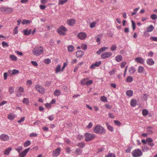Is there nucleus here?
Returning a JSON list of instances; mask_svg holds the SVG:
<instances>
[{
  "instance_id": "1",
  "label": "nucleus",
  "mask_w": 157,
  "mask_h": 157,
  "mask_svg": "<svg viewBox=\"0 0 157 157\" xmlns=\"http://www.w3.org/2000/svg\"><path fill=\"white\" fill-rule=\"evenodd\" d=\"M94 132L97 134H104L106 133L105 129L100 125H97L94 129Z\"/></svg>"
},
{
  "instance_id": "2",
  "label": "nucleus",
  "mask_w": 157,
  "mask_h": 157,
  "mask_svg": "<svg viewBox=\"0 0 157 157\" xmlns=\"http://www.w3.org/2000/svg\"><path fill=\"white\" fill-rule=\"evenodd\" d=\"M43 48L41 47H36L33 50V54L35 56H39L42 54Z\"/></svg>"
},
{
  "instance_id": "3",
  "label": "nucleus",
  "mask_w": 157,
  "mask_h": 157,
  "mask_svg": "<svg viewBox=\"0 0 157 157\" xmlns=\"http://www.w3.org/2000/svg\"><path fill=\"white\" fill-rule=\"evenodd\" d=\"M85 140L86 142H89L94 138L95 137V134L86 133L85 135Z\"/></svg>"
},
{
  "instance_id": "4",
  "label": "nucleus",
  "mask_w": 157,
  "mask_h": 157,
  "mask_svg": "<svg viewBox=\"0 0 157 157\" xmlns=\"http://www.w3.org/2000/svg\"><path fill=\"white\" fill-rule=\"evenodd\" d=\"M132 155L133 157H138L142 155V153L140 149H136L132 151Z\"/></svg>"
},
{
  "instance_id": "5",
  "label": "nucleus",
  "mask_w": 157,
  "mask_h": 157,
  "mask_svg": "<svg viewBox=\"0 0 157 157\" xmlns=\"http://www.w3.org/2000/svg\"><path fill=\"white\" fill-rule=\"evenodd\" d=\"M63 31L66 32L67 29L63 25H61L59 27V28L57 29V32L60 35H66V33H62L60 31Z\"/></svg>"
},
{
  "instance_id": "6",
  "label": "nucleus",
  "mask_w": 157,
  "mask_h": 157,
  "mask_svg": "<svg viewBox=\"0 0 157 157\" xmlns=\"http://www.w3.org/2000/svg\"><path fill=\"white\" fill-rule=\"evenodd\" d=\"M112 53L110 52H106L102 53L101 55V57L103 59H105L110 57L112 55Z\"/></svg>"
},
{
  "instance_id": "7",
  "label": "nucleus",
  "mask_w": 157,
  "mask_h": 157,
  "mask_svg": "<svg viewBox=\"0 0 157 157\" xmlns=\"http://www.w3.org/2000/svg\"><path fill=\"white\" fill-rule=\"evenodd\" d=\"M0 139L4 141H8L10 139V137L6 134H2L0 136Z\"/></svg>"
},
{
  "instance_id": "8",
  "label": "nucleus",
  "mask_w": 157,
  "mask_h": 157,
  "mask_svg": "<svg viewBox=\"0 0 157 157\" xmlns=\"http://www.w3.org/2000/svg\"><path fill=\"white\" fill-rule=\"evenodd\" d=\"M16 90L17 92L16 95L18 97H20L21 95V93L23 92L24 91L23 88L21 87L17 88L16 89Z\"/></svg>"
},
{
  "instance_id": "9",
  "label": "nucleus",
  "mask_w": 157,
  "mask_h": 157,
  "mask_svg": "<svg viewBox=\"0 0 157 157\" xmlns=\"http://www.w3.org/2000/svg\"><path fill=\"white\" fill-rule=\"evenodd\" d=\"M78 37L81 40H84L87 37V35L84 32H80L78 34Z\"/></svg>"
},
{
  "instance_id": "10",
  "label": "nucleus",
  "mask_w": 157,
  "mask_h": 157,
  "mask_svg": "<svg viewBox=\"0 0 157 157\" xmlns=\"http://www.w3.org/2000/svg\"><path fill=\"white\" fill-rule=\"evenodd\" d=\"M36 89L40 93H43L44 91V89L40 85H36L35 86Z\"/></svg>"
},
{
  "instance_id": "11",
  "label": "nucleus",
  "mask_w": 157,
  "mask_h": 157,
  "mask_svg": "<svg viewBox=\"0 0 157 157\" xmlns=\"http://www.w3.org/2000/svg\"><path fill=\"white\" fill-rule=\"evenodd\" d=\"M61 149L60 147H58L56 149L53 151L52 156L54 157H57L60 154Z\"/></svg>"
},
{
  "instance_id": "12",
  "label": "nucleus",
  "mask_w": 157,
  "mask_h": 157,
  "mask_svg": "<svg viewBox=\"0 0 157 157\" xmlns=\"http://www.w3.org/2000/svg\"><path fill=\"white\" fill-rule=\"evenodd\" d=\"M30 148H29L25 149L24 151H22L21 152H19V157H25L26 154L28 152Z\"/></svg>"
},
{
  "instance_id": "13",
  "label": "nucleus",
  "mask_w": 157,
  "mask_h": 157,
  "mask_svg": "<svg viewBox=\"0 0 157 157\" xmlns=\"http://www.w3.org/2000/svg\"><path fill=\"white\" fill-rule=\"evenodd\" d=\"M135 61L138 63L143 64L144 62V59L140 57H138L135 59Z\"/></svg>"
},
{
  "instance_id": "14",
  "label": "nucleus",
  "mask_w": 157,
  "mask_h": 157,
  "mask_svg": "<svg viewBox=\"0 0 157 157\" xmlns=\"http://www.w3.org/2000/svg\"><path fill=\"white\" fill-rule=\"evenodd\" d=\"M84 54V52L81 50L77 51L76 52V56L77 58L82 57Z\"/></svg>"
},
{
  "instance_id": "15",
  "label": "nucleus",
  "mask_w": 157,
  "mask_h": 157,
  "mask_svg": "<svg viewBox=\"0 0 157 157\" xmlns=\"http://www.w3.org/2000/svg\"><path fill=\"white\" fill-rule=\"evenodd\" d=\"M68 25L70 26L73 25L75 23V20L74 19L68 20L67 21Z\"/></svg>"
},
{
  "instance_id": "16",
  "label": "nucleus",
  "mask_w": 157,
  "mask_h": 157,
  "mask_svg": "<svg viewBox=\"0 0 157 157\" xmlns=\"http://www.w3.org/2000/svg\"><path fill=\"white\" fill-rule=\"evenodd\" d=\"M147 63L150 65L152 66L154 64V62L152 58H149L146 61Z\"/></svg>"
},
{
  "instance_id": "17",
  "label": "nucleus",
  "mask_w": 157,
  "mask_h": 157,
  "mask_svg": "<svg viewBox=\"0 0 157 157\" xmlns=\"http://www.w3.org/2000/svg\"><path fill=\"white\" fill-rule=\"evenodd\" d=\"M154 29V27L152 25H151L147 27L146 29V32L149 33L152 32Z\"/></svg>"
},
{
  "instance_id": "18",
  "label": "nucleus",
  "mask_w": 157,
  "mask_h": 157,
  "mask_svg": "<svg viewBox=\"0 0 157 157\" xmlns=\"http://www.w3.org/2000/svg\"><path fill=\"white\" fill-rule=\"evenodd\" d=\"M108 47H102L99 49V50L97 52V53L98 54H99L101 52L105 51L106 49H108Z\"/></svg>"
},
{
  "instance_id": "19",
  "label": "nucleus",
  "mask_w": 157,
  "mask_h": 157,
  "mask_svg": "<svg viewBox=\"0 0 157 157\" xmlns=\"http://www.w3.org/2000/svg\"><path fill=\"white\" fill-rule=\"evenodd\" d=\"M136 71V69L133 67H130L128 69V71L130 74H133Z\"/></svg>"
},
{
  "instance_id": "20",
  "label": "nucleus",
  "mask_w": 157,
  "mask_h": 157,
  "mask_svg": "<svg viewBox=\"0 0 157 157\" xmlns=\"http://www.w3.org/2000/svg\"><path fill=\"white\" fill-rule=\"evenodd\" d=\"M115 59L117 62H119L122 60L123 57L122 56L119 55L116 56Z\"/></svg>"
},
{
  "instance_id": "21",
  "label": "nucleus",
  "mask_w": 157,
  "mask_h": 157,
  "mask_svg": "<svg viewBox=\"0 0 157 157\" xmlns=\"http://www.w3.org/2000/svg\"><path fill=\"white\" fill-rule=\"evenodd\" d=\"M75 47L73 45H69L67 47V50L69 52H72L74 51Z\"/></svg>"
},
{
  "instance_id": "22",
  "label": "nucleus",
  "mask_w": 157,
  "mask_h": 157,
  "mask_svg": "<svg viewBox=\"0 0 157 157\" xmlns=\"http://www.w3.org/2000/svg\"><path fill=\"white\" fill-rule=\"evenodd\" d=\"M145 69L143 67L140 66L138 67V71L139 73H143Z\"/></svg>"
},
{
  "instance_id": "23",
  "label": "nucleus",
  "mask_w": 157,
  "mask_h": 157,
  "mask_svg": "<svg viewBox=\"0 0 157 157\" xmlns=\"http://www.w3.org/2000/svg\"><path fill=\"white\" fill-rule=\"evenodd\" d=\"M12 150L11 147H9L5 149L4 154L5 155H8L9 154Z\"/></svg>"
},
{
  "instance_id": "24",
  "label": "nucleus",
  "mask_w": 157,
  "mask_h": 157,
  "mask_svg": "<svg viewBox=\"0 0 157 157\" xmlns=\"http://www.w3.org/2000/svg\"><path fill=\"white\" fill-rule=\"evenodd\" d=\"M15 116L13 113H10L9 114L8 117V119L12 121L15 117Z\"/></svg>"
},
{
  "instance_id": "25",
  "label": "nucleus",
  "mask_w": 157,
  "mask_h": 157,
  "mask_svg": "<svg viewBox=\"0 0 157 157\" xmlns=\"http://www.w3.org/2000/svg\"><path fill=\"white\" fill-rule=\"evenodd\" d=\"M77 146L80 148H83L85 146V144L84 142H81L78 143Z\"/></svg>"
},
{
  "instance_id": "26",
  "label": "nucleus",
  "mask_w": 157,
  "mask_h": 157,
  "mask_svg": "<svg viewBox=\"0 0 157 157\" xmlns=\"http://www.w3.org/2000/svg\"><path fill=\"white\" fill-rule=\"evenodd\" d=\"M13 11V9L12 8L6 7V12L7 13H10Z\"/></svg>"
},
{
  "instance_id": "27",
  "label": "nucleus",
  "mask_w": 157,
  "mask_h": 157,
  "mask_svg": "<svg viewBox=\"0 0 157 157\" xmlns=\"http://www.w3.org/2000/svg\"><path fill=\"white\" fill-rule=\"evenodd\" d=\"M31 32V29L28 30L27 29H25L23 30V32L24 34L25 35H29L30 34Z\"/></svg>"
},
{
  "instance_id": "28",
  "label": "nucleus",
  "mask_w": 157,
  "mask_h": 157,
  "mask_svg": "<svg viewBox=\"0 0 157 157\" xmlns=\"http://www.w3.org/2000/svg\"><path fill=\"white\" fill-rule=\"evenodd\" d=\"M133 94V92L131 90H127L126 92V95L129 97H131Z\"/></svg>"
},
{
  "instance_id": "29",
  "label": "nucleus",
  "mask_w": 157,
  "mask_h": 157,
  "mask_svg": "<svg viewBox=\"0 0 157 157\" xmlns=\"http://www.w3.org/2000/svg\"><path fill=\"white\" fill-rule=\"evenodd\" d=\"M106 124L107 128L111 132H113V128L111 125L109 124L108 123H106Z\"/></svg>"
},
{
  "instance_id": "30",
  "label": "nucleus",
  "mask_w": 157,
  "mask_h": 157,
  "mask_svg": "<svg viewBox=\"0 0 157 157\" xmlns=\"http://www.w3.org/2000/svg\"><path fill=\"white\" fill-rule=\"evenodd\" d=\"M136 101L135 99H132L131 101V105L132 106L135 107L136 105Z\"/></svg>"
},
{
  "instance_id": "31",
  "label": "nucleus",
  "mask_w": 157,
  "mask_h": 157,
  "mask_svg": "<svg viewBox=\"0 0 157 157\" xmlns=\"http://www.w3.org/2000/svg\"><path fill=\"white\" fill-rule=\"evenodd\" d=\"M30 21L27 20H23L22 21L23 25L28 24L30 23Z\"/></svg>"
},
{
  "instance_id": "32",
  "label": "nucleus",
  "mask_w": 157,
  "mask_h": 157,
  "mask_svg": "<svg viewBox=\"0 0 157 157\" xmlns=\"http://www.w3.org/2000/svg\"><path fill=\"white\" fill-rule=\"evenodd\" d=\"M10 58L12 61H15L17 60V58L14 55H11L10 56Z\"/></svg>"
},
{
  "instance_id": "33",
  "label": "nucleus",
  "mask_w": 157,
  "mask_h": 157,
  "mask_svg": "<svg viewBox=\"0 0 157 157\" xmlns=\"http://www.w3.org/2000/svg\"><path fill=\"white\" fill-rule=\"evenodd\" d=\"M67 0H59V5H63L67 2Z\"/></svg>"
},
{
  "instance_id": "34",
  "label": "nucleus",
  "mask_w": 157,
  "mask_h": 157,
  "mask_svg": "<svg viewBox=\"0 0 157 157\" xmlns=\"http://www.w3.org/2000/svg\"><path fill=\"white\" fill-rule=\"evenodd\" d=\"M88 78H86L85 79H82L81 81V84L82 85H86V82L87 81V80L88 79Z\"/></svg>"
},
{
  "instance_id": "35",
  "label": "nucleus",
  "mask_w": 157,
  "mask_h": 157,
  "mask_svg": "<svg viewBox=\"0 0 157 157\" xmlns=\"http://www.w3.org/2000/svg\"><path fill=\"white\" fill-rule=\"evenodd\" d=\"M61 94L60 91L58 90H56L54 92V94L55 96H58Z\"/></svg>"
},
{
  "instance_id": "36",
  "label": "nucleus",
  "mask_w": 157,
  "mask_h": 157,
  "mask_svg": "<svg viewBox=\"0 0 157 157\" xmlns=\"http://www.w3.org/2000/svg\"><path fill=\"white\" fill-rule=\"evenodd\" d=\"M31 142L29 140H28L26 141L24 144V146L25 147H27L29 146L31 144Z\"/></svg>"
},
{
  "instance_id": "37",
  "label": "nucleus",
  "mask_w": 157,
  "mask_h": 157,
  "mask_svg": "<svg viewBox=\"0 0 157 157\" xmlns=\"http://www.w3.org/2000/svg\"><path fill=\"white\" fill-rule=\"evenodd\" d=\"M117 48V46L113 44L110 47V50L112 51H113L116 50Z\"/></svg>"
},
{
  "instance_id": "38",
  "label": "nucleus",
  "mask_w": 157,
  "mask_h": 157,
  "mask_svg": "<svg viewBox=\"0 0 157 157\" xmlns=\"http://www.w3.org/2000/svg\"><path fill=\"white\" fill-rule=\"evenodd\" d=\"M133 80V78L130 76H128L127 77L126 81L128 82H131Z\"/></svg>"
},
{
  "instance_id": "39",
  "label": "nucleus",
  "mask_w": 157,
  "mask_h": 157,
  "mask_svg": "<svg viewBox=\"0 0 157 157\" xmlns=\"http://www.w3.org/2000/svg\"><path fill=\"white\" fill-rule=\"evenodd\" d=\"M19 73V70L14 69L12 70V74H11V75L17 74Z\"/></svg>"
},
{
  "instance_id": "40",
  "label": "nucleus",
  "mask_w": 157,
  "mask_h": 157,
  "mask_svg": "<svg viewBox=\"0 0 157 157\" xmlns=\"http://www.w3.org/2000/svg\"><path fill=\"white\" fill-rule=\"evenodd\" d=\"M61 65H58L56 68V73H58L59 71H61Z\"/></svg>"
},
{
  "instance_id": "41",
  "label": "nucleus",
  "mask_w": 157,
  "mask_h": 157,
  "mask_svg": "<svg viewBox=\"0 0 157 157\" xmlns=\"http://www.w3.org/2000/svg\"><path fill=\"white\" fill-rule=\"evenodd\" d=\"M149 149L148 147L146 145L142 147V151L144 152L147 151Z\"/></svg>"
},
{
  "instance_id": "42",
  "label": "nucleus",
  "mask_w": 157,
  "mask_h": 157,
  "mask_svg": "<svg viewBox=\"0 0 157 157\" xmlns=\"http://www.w3.org/2000/svg\"><path fill=\"white\" fill-rule=\"evenodd\" d=\"M9 90L10 92V94H12L14 92V88L13 87H10L9 88Z\"/></svg>"
},
{
  "instance_id": "43",
  "label": "nucleus",
  "mask_w": 157,
  "mask_h": 157,
  "mask_svg": "<svg viewBox=\"0 0 157 157\" xmlns=\"http://www.w3.org/2000/svg\"><path fill=\"white\" fill-rule=\"evenodd\" d=\"M23 102L25 104H28L29 103V100L28 98H24L23 100Z\"/></svg>"
},
{
  "instance_id": "44",
  "label": "nucleus",
  "mask_w": 157,
  "mask_h": 157,
  "mask_svg": "<svg viewBox=\"0 0 157 157\" xmlns=\"http://www.w3.org/2000/svg\"><path fill=\"white\" fill-rule=\"evenodd\" d=\"M81 48L83 50H85L87 49V46L84 44H82L81 46Z\"/></svg>"
},
{
  "instance_id": "45",
  "label": "nucleus",
  "mask_w": 157,
  "mask_h": 157,
  "mask_svg": "<svg viewBox=\"0 0 157 157\" xmlns=\"http://www.w3.org/2000/svg\"><path fill=\"white\" fill-rule=\"evenodd\" d=\"M23 148L22 146H19L15 148V150L17 151L19 153L22 150Z\"/></svg>"
},
{
  "instance_id": "46",
  "label": "nucleus",
  "mask_w": 157,
  "mask_h": 157,
  "mask_svg": "<svg viewBox=\"0 0 157 157\" xmlns=\"http://www.w3.org/2000/svg\"><path fill=\"white\" fill-rule=\"evenodd\" d=\"M142 113L144 116H146L148 114V111L146 109H144L142 110Z\"/></svg>"
},
{
  "instance_id": "47",
  "label": "nucleus",
  "mask_w": 157,
  "mask_h": 157,
  "mask_svg": "<svg viewBox=\"0 0 157 157\" xmlns=\"http://www.w3.org/2000/svg\"><path fill=\"white\" fill-rule=\"evenodd\" d=\"M82 151L80 149V148H77L76 149L75 153L78 155H80L82 153Z\"/></svg>"
},
{
  "instance_id": "48",
  "label": "nucleus",
  "mask_w": 157,
  "mask_h": 157,
  "mask_svg": "<svg viewBox=\"0 0 157 157\" xmlns=\"http://www.w3.org/2000/svg\"><path fill=\"white\" fill-rule=\"evenodd\" d=\"M100 100L101 101L105 102L107 101V98L104 96H102L101 97Z\"/></svg>"
},
{
  "instance_id": "49",
  "label": "nucleus",
  "mask_w": 157,
  "mask_h": 157,
  "mask_svg": "<svg viewBox=\"0 0 157 157\" xmlns=\"http://www.w3.org/2000/svg\"><path fill=\"white\" fill-rule=\"evenodd\" d=\"M2 44L3 47H8L9 46L8 44L5 41H3L2 42Z\"/></svg>"
},
{
  "instance_id": "50",
  "label": "nucleus",
  "mask_w": 157,
  "mask_h": 157,
  "mask_svg": "<svg viewBox=\"0 0 157 157\" xmlns=\"http://www.w3.org/2000/svg\"><path fill=\"white\" fill-rule=\"evenodd\" d=\"M96 22L95 21H93L90 24V27L91 28H94L96 25Z\"/></svg>"
},
{
  "instance_id": "51",
  "label": "nucleus",
  "mask_w": 157,
  "mask_h": 157,
  "mask_svg": "<svg viewBox=\"0 0 157 157\" xmlns=\"http://www.w3.org/2000/svg\"><path fill=\"white\" fill-rule=\"evenodd\" d=\"M116 72V71L114 69L109 71V74L110 75H114Z\"/></svg>"
},
{
  "instance_id": "52",
  "label": "nucleus",
  "mask_w": 157,
  "mask_h": 157,
  "mask_svg": "<svg viewBox=\"0 0 157 157\" xmlns=\"http://www.w3.org/2000/svg\"><path fill=\"white\" fill-rule=\"evenodd\" d=\"M132 23V29L134 30L135 29L136 26V24L135 22L133 21H131Z\"/></svg>"
},
{
  "instance_id": "53",
  "label": "nucleus",
  "mask_w": 157,
  "mask_h": 157,
  "mask_svg": "<svg viewBox=\"0 0 157 157\" xmlns=\"http://www.w3.org/2000/svg\"><path fill=\"white\" fill-rule=\"evenodd\" d=\"M150 17L152 20H155L157 18V15L155 14H152Z\"/></svg>"
},
{
  "instance_id": "54",
  "label": "nucleus",
  "mask_w": 157,
  "mask_h": 157,
  "mask_svg": "<svg viewBox=\"0 0 157 157\" xmlns=\"http://www.w3.org/2000/svg\"><path fill=\"white\" fill-rule=\"evenodd\" d=\"M6 7L5 6L1 7H0V11L2 12H5L6 10Z\"/></svg>"
},
{
  "instance_id": "55",
  "label": "nucleus",
  "mask_w": 157,
  "mask_h": 157,
  "mask_svg": "<svg viewBox=\"0 0 157 157\" xmlns=\"http://www.w3.org/2000/svg\"><path fill=\"white\" fill-rule=\"evenodd\" d=\"M51 60L50 59L48 58V59H46L44 60V62L46 64H49L51 62Z\"/></svg>"
},
{
  "instance_id": "56",
  "label": "nucleus",
  "mask_w": 157,
  "mask_h": 157,
  "mask_svg": "<svg viewBox=\"0 0 157 157\" xmlns=\"http://www.w3.org/2000/svg\"><path fill=\"white\" fill-rule=\"evenodd\" d=\"M107 156L108 157H116V155L114 153H109Z\"/></svg>"
},
{
  "instance_id": "57",
  "label": "nucleus",
  "mask_w": 157,
  "mask_h": 157,
  "mask_svg": "<svg viewBox=\"0 0 157 157\" xmlns=\"http://www.w3.org/2000/svg\"><path fill=\"white\" fill-rule=\"evenodd\" d=\"M93 81L91 80H90L88 81H87L86 83V85L87 86H89L92 84L93 83Z\"/></svg>"
},
{
  "instance_id": "58",
  "label": "nucleus",
  "mask_w": 157,
  "mask_h": 157,
  "mask_svg": "<svg viewBox=\"0 0 157 157\" xmlns=\"http://www.w3.org/2000/svg\"><path fill=\"white\" fill-rule=\"evenodd\" d=\"M150 39L153 41H157V37L151 36Z\"/></svg>"
},
{
  "instance_id": "59",
  "label": "nucleus",
  "mask_w": 157,
  "mask_h": 157,
  "mask_svg": "<svg viewBox=\"0 0 157 157\" xmlns=\"http://www.w3.org/2000/svg\"><path fill=\"white\" fill-rule=\"evenodd\" d=\"M95 64V66H96L97 67H99L101 63V61H100L98 62H97L95 63H94Z\"/></svg>"
},
{
  "instance_id": "60",
  "label": "nucleus",
  "mask_w": 157,
  "mask_h": 157,
  "mask_svg": "<svg viewBox=\"0 0 157 157\" xmlns=\"http://www.w3.org/2000/svg\"><path fill=\"white\" fill-rule=\"evenodd\" d=\"M114 123L116 125L118 126H120L121 125L120 122L117 120L114 121Z\"/></svg>"
},
{
  "instance_id": "61",
  "label": "nucleus",
  "mask_w": 157,
  "mask_h": 157,
  "mask_svg": "<svg viewBox=\"0 0 157 157\" xmlns=\"http://www.w3.org/2000/svg\"><path fill=\"white\" fill-rule=\"evenodd\" d=\"M126 62L123 61L121 63V68H123L125 66V65L126 64Z\"/></svg>"
},
{
  "instance_id": "62",
  "label": "nucleus",
  "mask_w": 157,
  "mask_h": 157,
  "mask_svg": "<svg viewBox=\"0 0 157 157\" xmlns=\"http://www.w3.org/2000/svg\"><path fill=\"white\" fill-rule=\"evenodd\" d=\"M147 131L150 134L153 133V132L151 129H150V128L149 127L147 128Z\"/></svg>"
},
{
  "instance_id": "63",
  "label": "nucleus",
  "mask_w": 157,
  "mask_h": 157,
  "mask_svg": "<svg viewBox=\"0 0 157 157\" xmlns=\"http://www.w3.org/2000/svg\"><path fill=\"white\" fill-rule=\"evenodd\" d=\"M108 115L109 117L112 119H114L115 118L114 115L112 113H109Z\"/></svg>"
},
{
  "instance_id": "64",
  "label": "nucleus",
  "mask_w": 157,
  "mask_h": 157,
  "mask_svg": "<svg viewBox=\"0 0 157 157\" xmlns=\"http://www.w3.org/2000/svg\"><path fill=\"white\" fill-rule=\"evenodd\" d=\"M66 151L67 153H70L71 151L70 148L67 147L66 148Z\"/></svg>"
}]
</instances>
